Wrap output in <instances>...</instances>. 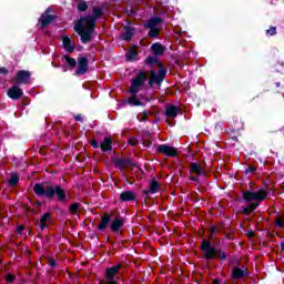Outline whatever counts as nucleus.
I'll return each instance as SVG.
<instances>
[{
	"label": "nucleus",
	"instance_id": "48",
	"mask_svg": "<svg viewBox=\"0 0 284 284\" xmlns=\"http://www.w3.org/2000/svg\"><path fill=\"white\" fill-rule=\"evenodd\" d=\"M246 234H247V236H248L250 239H252V237H254V236H255V234H254V231H253V230H250Z\"/></svg>",
	"mask_w": 284,
	"mask_h": 284
},
{
	"label": "nucleus",
	"instance_id": "56",
	"mask_svg": "<svg viewBox=\"0 0 284 284\" xmlns=\"http://www.w3.org/2000/svg\"><path fill=\"white\" fill-rule=\"evenodd\" d=\"M266 234H267V236H272V233H270V232H267Z\"/></svg>",
	"mask_w": 284,
	"mask_h": 284
},
{
	"label": "nucleus",
	"instance_id": "15",
	"mask_svg": "<svg viewBox=\"0 0 284 284\" xmlns=\"http://www.w3.org/2000/svg\"><path fill=\"white\" fill-rule=\"evenodd\" d=\"M164 114L166 119H176L181 114V106L168 104Z\"/></svg>",
	"mask_w": 284,
	"mask_h": 284
},
{
	"label": "nucleus",
	"instance_id": "36",
	"mask_svg": "<svg viewBox=\"0 0 284 284\" xmlns=\"http://www.w3.org/2000/svg\"><path fill=\"white\" fill-rule=\"evenodd\" d=\"M266 37H275L276 34V27H271L265 31Z\"/></svg>",
	"mask_w": 284,
	"mask_h": 284
},
{
	"label": "nucleus",
	"instance_id": "51",
	"mask_svg": "<svg viewBox=\"0 0 284 284\" xmlns=\"http://www.w3.org/2000/svg\"><path fill=\"white\" fill-rule=\"evenodd\" d=\"M36 203H37V205H38L39 207H41V205H43V203L40 202V201H37Z\"/></svg>",
	"mask_w": 284,
	"mask_h": 284
},
{
	"label": "nucleus",
	"instance_id": "24",
	"mask_svg": "<svg viewBox=\"0 0 284 284\" xmlns=\"http://www.w3.org/2000/svg\"><path fill=\"white\" fill-rule=\"evenodd\" d=\"M52 222V213L47 212L42 215V217L40 219V230L43 232L45 230V227H48L47 223Z\"/></svg>",
	"mask_w": 284,
	"mask_h": 284
},
{
	"label": "nucleus",
	"instance_id": "43",
	"mask_svg": "<svg viewBox=\"0 0 284 284\" xmlns=\"http://www.w3.org/2000/svg\"><path fill=\"white\" fill-rule=\"evenodd\" d=\"M214 234H216V226H212L210 230V239H214Z\"/></svg>",
	"mask_w": 284,
	"mask_h": 284
},
{
	"label": "nucleus",
	"instance_id": "50",
	"mask_svg": "<svg viewBox=\"0 0 284 284\" xmlns=\"http://www.w3.org/2000/svg\"><path fill=\"white\" fill-rule=\"evenodd\" d=\"M213 284H221V280L214 278V280H213Z\"/></svg>",
	"mask_w": 284,
	"mask_h": 284
},
{
	"label": "nucleus",
	"instance_id": "4",
	"mask_svg": "<svg viewBox=\"0 0 284 284\" xmlns=\"http://www.w3.org/2000/svg\"><path fill=\"white\" fill-rule=\"evenodd\" d=\"M149 55L146 57L144 63L146 65H158L159 70L158 72L154 70L150 71L151 77L149 78V88H154V85H163V81H165V78L168 77V68L163 65V62L160 61L159 58Z\"/></svg>",
	"mask_w": 284,
	"mask_h": 284
},
{
	"label": "nucleus",
	"instance_id": "22",
	"mask_svg": "<svg viewBox=\"0 0 284 284\" xmlns=\"http://www.w3.org/2000/svg\"><path fill=\"white\" fill-rule=\"evenodd\" d=\"M161 23H163V18L152 17L146 23H144V28H159Z\"/></svg>",
	"mask_w": 284,
	"mask_h": 284
},
{
	"label": "nucleus",
	"instance_id": "40",
	"mask_svg": "<svg viewBox=\"0 0 284 284\" xmlns=\"http://www.w3.org/2000/svg\"><path fill=\"white\" fill-rule=\"evenodd\" d=\"M275 225L277 227H283V225H284V217L275 220Z\"/></svg>",
	"mask_w": 284,
	"mask_h": 284
},
{
	"label": "nucleus",
	"instance_id": "60",
	"mask_svg": "<svg viewBox=\"0 0 284 284\" xmlns=\"http://www.w3.org/2000/svg\"><path fill=\"white\" fill-rule=\"evenodd\" d=\"M111 245H114V242H111Z\"/></svg>",
	"mask_w": 284,
	"mask_h": 284
},
{
	"label": "nucleus",
	"instance_id": "29",
	"mask_svg": "<svg viewBox=\"0 0 284 284\" xmlns=\"http://www.w3.org/2000/svg\"><path fill=\"white\" fill-rule=\"evenodd\" d=\"M62 61H65L67 65L71 68V70L77 68V59L70 55H62Z\"/></svg>",
	"mask_w": 284,
	"mask_h": 284
},
{
	"label": "nucleus",
	"instance_id": "53",
	"mask_svg": "<svg viewBox=\"0 0 284 284\" xmlns=\"http://www.w3.org/2000/svg\"><path fill=\"white\" fill-rule=\"evenodd\" d=\"M148 114H149L148 111H144V112H143V116L148 118Z\"/></svg>",
	"mask_w": 284,
	"mask_h": 284
},
{
	"label": "nucleus",
	"instance_id": "31",
	"mask_svg": "<svg viewBox=\"0 0 284 284\" xmlns=\"http://www.w3.org/2000/svg\"><path fill=\"white\" fill-rule=\"evenodd\" d=\"M152 139V134L150 132H145L142 136V145L144 148H150L152 145V141H150Z\"/></svg>",
	"mask_w": 284,
	"mask_h": 284
},
{
	"label": "nucleus",
	"instance_id": "30",
	"mask_svg": "<svg viewBox=\"0 0 284 284\" xmlns=\"http://www.w3.org/2000/svg\"><path fill=\"white\" fill-rule=\"evenodd\" d=\"M132 95L129 98V104L133 105L134 108H139L143 105V101L136 99V93H131Z\"/></svg>",
	"mask_w": 284,
	"mask_h": 284
},
{
	"label": "nucleus",
	"instance_id": "33",
	"mask_svg": "<svg viewBox=\"0 0 284 284\" xmlns=\"http://www.w3.org/2000/svg\"><path fill=\"white\" fill-rule=\"evenodd\" d=\"M8 185L10 187H17V185H19V176L17 174L11 175L8 181Z\"/></svg>",
	"mask_w": 284,
	"mask_h": 284
},
{
	"label": "nucleus",
	"instance_id": "34",
	"mask_svg": "<svg viewBox=\"0 0 284 284\" xmlns=\"http://www.w3.org/2000/svg\"><path fill=\"white\" fill-rule=\"evenodd\" d=\"M78 11L79 12L88 11V2L85 0H78Z\"/></svg>",
	"mask_w": 284,
	"mask_h": 284
},
{
	"label": "nucleus",
	"instance_id": "54",
	"mask_svg": "<svg viewBox=\"0 0 284 284\" xmlns=\"http://www.w3.org/2000/svg\"><path fill=\"white\" fill-rule=\"evenodd\" d=\"M281 250L284 252V242L281 244Z\"/></svg>",
	"mask_w": 284,
	"mask_h": 284
},
{
	"label": "nucleus",
	"instance_id": "16",
	"mask_svg": "<svg viewBox=\"0 0 284 284\" xmlns=\"http://www.w3.org/2000/svg\"><path fill=\"white\" fill-rule=\"evenodd\" d=\"M189 171L191 174H197V176H207V173L200 162H191Z\"/></svg>",
	"mask_w": 284,
	"mask_h": 284
},
{
	"label": "nucleus",
	"instance_id": "28",
	"mask_svg": "<svg viewBox=\"0 0 284 284\" xmlns=\"http://www.w3.org/2000/svg\"><path fill=\"white\" fill-rule=\"evenodd\" d=\"M160 187H161V184H159L156 182V179L153 178L149 184V192H151V194H156V192H159Z\"/></svg>",
	"mask_w": 284,
	"mask_h": 284
},
{
	"label": "nucleus",
	"instance_id": "21",
	"mask_svg": "<svg viewBox=\"0 0 284 284\" xmlns=\"http://www.w3.org/2000/svg\"><path fill=\"white\" fill-rule=\"evenodd\" d=\"M100 150L102 152H112V138L105 136L103 141L100 142Z\"/></svg>",
	"mask_w": 284,
	"mask_h": 284
},
{
	"label": "nucleus",
	"instance_id": "44",
	"mask_svg": "<svg viewBox=\"0 0 284 284\" xmlns=\"http://www.w3.org/2000/svg\"><path fill=\"white\" fill-rule=\"evenodd\" d=\"M23 230H26V225L21 224L17 227L18 234H23Z\"/></svg>",
	"mask_w": 284,
	"mask_h": 284
},
{
	"label": "nucleus",
	"instance_id": "47",
	"mask_svg": "<svg viewBox=\"0 0 284 284\" xmlns=\"http://www.w3.org/2000/svg\"><path fill=\"white\" fill-rule=\"evenodd\" d=\"M189 179H190V181H194L195 183H199L197 176L191 175Z\"/></svg>",
	"mask_w": 284,
	"mask_h": 284
},
{
	"label": "nucleus",
	"instance_id": "3",
	"mask_svg": "<svg viewBox=\"0 0 284 284\" xmlns=\"http://www.w3.org/2000/svg\"><path fill=\"white\" fill-rule=\"evenodd\" d=\"M270 196V190L258 189L257 191H242V199L245 203H248L243 210L242 214L250 216L252 212L256 211V207L261 205L262 201H265Z\"/></svg>",
	"mask_w": 284,
	"mask_h": 284
},
{
	"label": "nucleus",
	"instance_id": "8",
	"mask_svg": "<svg viewBox=\"0 0 284 284\" xmlns=\"http://www.w3.org/2000/svg\"><path fill=\"white\" fill-rule=\"evenodd\" d=\"M32 73L28 70H20L17 72L16 78L12 80L13 85H28Z\"/></svg>",
	"mask_w": 284,
	"mask_h": 284
},
{
	"label": "nucleus",
	"instance_id": "41",
	"mask_svg": "<svg viewBox=\"0 0 284 284\" xmlns=\"http://www.w3.org/2000/svg\"><path fill=\"white\" fill-rule=\"evenodd\" d=\"M48 265H50V267L54 268V267H57V261H54V258L50 257L48 261Z\"/></svg>",
	"mask_w": 284,
	"mask_h": 284
},
{
	"label": "nucleus",
	"instance_id": "55",
	"mask_svg": "<svg viewBox=\"0 0 284 284\" xmlns=\"http://www.w3.org/2000/svg\"><path fill=\"white\" fill-rule=\"evenodd\" d=\"M215 232H217V234H221V229H216Z\"/></svg>",
	"mask_w": 284,
	"mask_h": 284
},
{
	"label": "nucleus",
	"instance_id": "26",
	"mask_svg": "<svg viewBox=\"0 0 284 284\" xmlns=\"http://www.w3.org/2000/svg\"><path fill=\"white\" fill-rule=\"evenodd\" d=\"M146 30H149L148 37L149 39H159V36L161 34V28H154V27H144Z\"/></svg>",
	"mask_w": 284,
	"mask_h": 284
},
{
	"label": "nucleus",
	"instance_id": "25",
	"mask_svg": "<svg viewBox=\"0 0 284 284\" xmlns=\"http://www.w3.org/2000/svg\"><path fill=\"white\" fill-rule=\"evenodd\" d=\"M63 48L69 54H72L74 52V45H72V39L70 37H63L62 38Z\"/></svg>",
	"mask_w": 284,
	"mask_h": 284
},
{
	"label": "nucleus",
	"instance_id": "19",
	"mask_svg": "<svg viewBox=\"0 0 284 284\" xmlns=\"http://www.w3.org/2000/svg\"><path fill=\"white\" fill-rule=\"evenodd\" d=\"M120 201L122 203L136 201V193H134L133 191H123L122 193H120Z\"/></svg>",
	"mask_w": 284,
	"mask_h": 284
},
{
	"label": "nucleus",
	"instance_id": "6",
	"mask_svg": "<svg viewBox=\"0 0 284 284\" xmlns=\"http://www.w3.org/2000/svg\"><path fill=\"white\" fill-rule=\"evenodd\" d=\"M145 81H148V73L140 71L135 78L131 80V87L129 88L130 94H139L141 88L145 85Z\"/></svg>",
	"mask_w": 284,
	"mask_h": 284
},
{
	"label": "nucleus",
	"instance_id": "14",
	"mask_svg": "<svg viewBox=\"0 0 284 284\" xmlns=\"http://www.w3.org/2000/svg\"><path fill=\"white\" fill-rule=\"evenodd\" d=\"M7 95L12 101H19L23 97V89H21L19 84H13L11 88L8 89Z\"/></svg>",
	"mask_w": 284,
	"mask_h": 284
},
{
	"label": "nucleus",
	"instance_id": "38",
	"mask_svg": "<svg viewBox=\"0 0 284 284\" xmlns=\"http://www.w3.org/2000/svg\"><path fill=\"white\" fill-rule=\"evenodd\" d=\"M139 144V140L136 138L129 139V145L136 146Z\"/></svg>",
	"mask_w": 284,
	"mask_h": 284
},
{
	"label": "nucleus",
	"instance_id": "23",
	"mask_svg": "<svg viewBox=\"0 0 284 284\" xmlns=\"http://www.w3.org/2000/svg\"><path fill=\"white\" fill-rule=\"evenodd\" d=\"M132 37H134V28L130 26L124 27V32L121 36L123 41H132Z\"/></svg>",
	"mask_w": 284,
	"mask_h": 284
},
{
	"label": "nucleus",
	"instance_id": "27",
	"mask_svg": "<svg viewBox=\"0 0 284 284\" xmlns=\"http://www.w3.org/2000/svg\"><path fill=\"white\" fill-rule=\"evenodd\" d=\"M136 57H139V51H136V49H130L125 53L126 61H129L130 63H132L133 61H136Z\"/></svg>",
	"mask_w": 284,
	"mask_h": 284
},
{
	"label": "nucleus",
	"instance_id": "20",
	"mask_svg": "<svg viewBox=\"0 0 284 284\" xmlns=\"http://www.w3.org/2000/svg\"><path fill=\"white\" fill-rule=\"evenodd\" d=\"M151 51L154 57H162V54H165V45L161 44V42H155L151 45Z\"/></svg>",
	"mask_w": 284,
	"mask_h": 284
},
{
	"label": "nucleus",
	"instance_id": "1",
	"mask_svg": "<svg viewBox=\"0 0 284 284\" xmlns=\"http://www.w3.org/2000/svg\"><path fill=\"white\" fill-rule=\"evenodd\" d=\"M103 8L93 7L92 16L81 17L80 20L74 26V31L81 38V43H90L92 41V34L97 29V19L104 17Z\"/></svg>",
	"mask_w": 284,
	"mask_h": 284
},
{
	"label": "nucleus",
	"instance_id": "49",
	"mask_svg": "<svg viewBox=\"0 0 284 284\" xmlns=\"http://www.w3.org/2000/svg\"><path fill=\"white\" fill-rule=\"evenodd\" d=\"M142 194H144V196H150V194H152V192H150V190H144V191H142Z\"/></svg>",
	"mask_w": 284,
	"mask_h": 284
},
{
	"label": "nucleus",
	"instance_id": "45",
	"mask_svg": "<svg viewBox=\"0 0 284 284\" xmlns=\"http://www.w3.org/2000/svg\"><path fill=\"white\" fill-rule=\"evenodd\" d=\"M75 121H78L79 123H83V115L82 114H78L74 115Z\"/></svg>",
	"mask_w": 284,
	"mask_h": 284
},
{
	"label": "nucleus",
	"instance_id": "35",
	"mask_svg": "<svg viewBox=\"0 0 284 284\" xmlns=\"http://www.w3.org/2000/svg\"><path fill=\"white\" fill-rule=\"evenodd\" d=\"M241 130V126H237L236 129H233L230 133V139L232 141L239 142V135H235V132H239Z\"/></svg>",
	"mask_w": 284,
	"mask_h": 284
},
{
	"label": "nucleus",
	"instance_id": "11",
	"mask_svg": "<svg viewBox=\"0 0 284 284\" xmlns=\"http://www.w3.org/2000/svg\"><path fill=\"white\" fill-rule=\"evenodd\" d=\"M50 12V8L45 10L44 13L41 14L40 19L38 20L40 30H45L47 26H50L52 21H57V16L54 14H48Z\"/></svg>",
	"mask_w": 284,
	"mask_h": 284
},
{
	"label": "nucleus",
	"instance_id": "12",
	"mask_svg": "<svg viewBox=\"0 0 284 284\" xmlns=\"http://www.w3.org/2000/svg\"><path fill=\"white\" fill-rule=\"evenodd\" d=\"M159 154H164L165 156L176 158L179 156V151L176 148L170 146L168 144H159L155 149Z\"/></svg>",
	"mask_w": 284,
	"mask_h": 284
},
{
	"label": "nucleus",
	"instance_id": "57",
	"mask_svg": "<svg viewBox=\"0 0 284 284\" xmlns=\"http://www.w3.org/2000/svg\"><path fill=\"white\" fill-rule=\"evenodd\" d=\"M99 283L98 284H101V278H98Z\"/></svg>",
	"mask_w": 284,
	"mask_h": 284
},
{
	"label": "nucleus",
	"instance_id": "59",
	"mask_svg": "<svg viewBox=\"0 0 284 284\" xmlns=\"http://www.w3.org/2000/svg\"><path fill=\"white\" fill-rule=\"evenodd\" d=\"M32 214H36L34 210H32Z\"/></svg>",
	"mask_w": 284,
	"mask_h": 284
},
{
	"label": "nucleus",
	"instance_id": "17",
	"mask_svg": "<svg viewBox=\"0 0 284 284\" xmlns=\"http://www.w3.org/2000/svg\"><path fill=\"white\" fill-rule=\"evenodd\" d=\"M245 276H250V271L245 266L234 267L232 271V278L234 281H239L241 278H245Z\"/></svg>",
	"mask_w": 284,
	"mask_h": 284
},
{
	"label": "nucleus",
	"instance_id": "52",
	"mask_svg": "<svg viewBox=\"0 0 284 284\" xmlns=\"http://www.w3.org/2000/svg\"><path fill=\"white\" fill-rule=\"evenodd\" d=\"M226 239L230 241L232 240V235H230V233L226 234Z\"/></svg>",
	"mask_w": 284,
	"mask_h": 284
},
{
	"label": "nucleus",
	"instance_id": "58",
	"mask_svg": "<svg viewBox=\"0 0 284 284\" xmlns=\"http://www.w3.org/2000/svg\"><path fill=\"white\" fill-rule=\"evenodd\" d=\"M281 95L283 97V99H284V93H281Z\"/></svg>",
	"mask_w": 284,
	"mask_h": 284
},
{
	"label": "nucleus",
	"instance_id": "5",
	"mask_svg": "<svg viewBox=\"0 0 284 284\" xmlns=\"http://www.w3.org/2000/svg\"><path fill=\"white\" fill-rule=\"evenodd\" d=\"M200 250L203 252V258L205 261H214V258L223 262L227 261V253L222 247L216 248L212 246V242L207 240L202 241Z\"/></svg>",
	"mask_w": 284,
	"mask_h": 284
},
{
	"label": "nucleus",
	"instance_id": "46",
	"mask_svg": "<svg viewBox=\"0 0 284 284\" xmlns=\"http://www.w3.org/2000/svg\"><path fill=\"white\" fill-rule=\"evenodd\" d=\"M10 71L6 67H0V74H8Z\"/></svg>",
	"mask_w": 284,
	"mask_h": 284
},
{
	"label": "nucleus",
	"instance_id": "7",
	"mask_svg": "<svg viewBox=\"0 0 284 284\" xmlns=\"http://www.w3.org/2000/svg\"><path fill=\"white\" fill-rule=\"evenodd\" d=\"M122 267H123V264L121 263L114 266L108 267L104 273V278L100 280V284H119V282L114 280V276L119 274Z\"/></svg>",
	"mask_w": 284,
	"mask_h": 284
},
{
	"label": "nucleus",
	"instance_id": "32",
	"mask_svg": "<svg viewBox=\"0 0 284 284\" xmlns=\"http://www.w3.org/2000/svg\"><path fill=\"white\" fill-rule=\"evenodd\" d=\"M81 207V204L74 202L69 205V212L70 214L77 215L79 214V209Z\"/></svg>",
	"mask_w": 284,
	"mask_h": 284
},
{
	"label": "nucleus",
	"instance_id": "18",
	"mask_svg": "<svg viewBox=\"0 0 284 284\" xmlns=\"http://www.w3.org/2000/svg\"><path fill=\"white\" fill-rule=\"evenodd\" d=\"M111 223H112V215H110L109 213H105L104 215H102L101 221L98 224L99 232H105V230L110 227Z\"/></svg>",
	"mask_w": 284,
	"mask_h": 284
},
{
	"label": "nucleus",
	"instance_id": "39",
	"mask_svg": "<svg viewBox=\"0 0 284 284\" xmlns=\"http://www.w3.org/2000/svg\"><path fill=\"white\" fill-rule=\"evenodd\" d=\"M90 145L93 146L94 150H99V148H101V144H99L97 140H91Z\"/></svg>",
	"mask_w": 284,
	"mask_h": 284
},
{
	"label": "nucleus",
	"instance_id": "37",
	"mask_svg": "<svg viewBox=\"0 0 284 284\" xmlns=\"http://www.w3.org/2000/svg\"><path fill=\"white\" fill-rule=\"evenodd\" d=\"M16 280H17V276L14 274H8L6 276L7 283H14Z\"/></svg>",
	"mask_w": 284,
	"mask_h": 284
},
{
	"label": "nucleus",
	"instance_id": "13",
	"mask_svg": "<svg viewBox=\"0 0 284 284\" xmlns=\"http://www.w3.org/2000/svg\"><path fill=\"white\" fill-rule=\"evenodd\" d=\"M111 161L114 163L115 168H139L136 163L132 162V160L128 158H112Z\"/></svg>",
	"mask_w": 284,
	"mask_h": 284
},
{
	"label": "nucleus",
	"instance_id": "9",
	"mask_svg": "<svg viewBox=\"0 0 284 284\" xmlns=\"http://www.w3.org/2000/svg\"><path fill=\"white\" fill-rule=\"evenodd\" d=\"M90 68V61L88 57L78 58V69L75 70V77H83V74H88V70Z\"/></svg>",
	"mask_w": 284,
	"mask_h": 284
},
{
	"label": "nucleus",
	"instance_id": "2",
	"mask_svg": "<svg viewBox=\"0 0 284 284\" xmlns=\"http://www.w3.org/2000/svg\"><path fill=\"white\" fill-rule=\"evenodd\" d=\"M33 192L38 199H47V201H54L57 196L59 203H68V194L65 189L60 184L54 185L50 181L36 183L33 185Z\"/></svg>",
	"mask_w": 284,
	"mask_h": 284
},
{
	"label": "nucleus",
	"instance_id": "42",
	"mask_svg": "<svg viewBox=\"0 0 284 284\" xmlns=\"http://www.w3.org/2000/svg\"><path fill=\"white\" fill-rule=\"evenodd\" d=\"M254 172H256V169L254 166H248L245 170V174H254Z\"/></svg>",
	"mask_w": 284,
	"mask_h": 284
},
{
	"label": "nucleus",
	"instance_id": "10",
	"mask_svg": "<svg viewBox=\"0 0 284 284\" xmlns=\"http://www.w3.org/2000/svg\"><path fill=\"white\" fill-rule=\"evenodd\" d=\"M123 225H125L124 217L113 219L110 224V230L112 234H119L120 236H123Z\"/></svg>",
	"mask_w": 284,
	"mask_h": 284
}]
</instances>
